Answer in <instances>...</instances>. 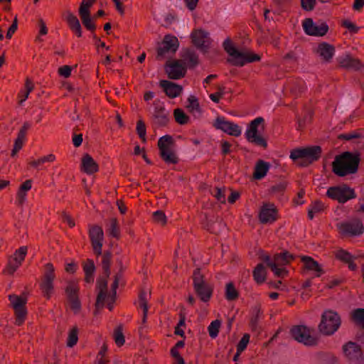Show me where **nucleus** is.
I'll return each mask as SVG.
<instances>
[{
    "label": "nucleus",
    "mask_w": 364,
    "mask_h": 364,
    "mask_svg": "<svg viewBox=\"0 0 364 364\" xmlns=\"http://www.w3.org/2000/svg\"><path fill=\"white\" fill-rule=\"evenodd\" d=\"M254 312L255 313V315L252 317L250 324L252 330H256L259 316L262 314L261 306L259 304H257L254 307Z\"/></svg>",
    "instance_id": "nucleus-53"
},
{
    "label": "nucleus",
    "mask_w": 364,
    "mask_h": 364,
    "mask_svg": "<svg viewBox=\"0 0 364 364\" xmlns=\"http://www.w3.org/2000/svg\"><path fill=\"white\" fill-rule=\"evenodd\" d=\"M181 62L189 69H193L199 64L198 55L193 49H183L181 53Z\"/></svg>",
    "instance_id": "nucleus-25"
},
{
    "label": "nucleus",
    "mask_w": 364,
    "mask_h": 364,
    "mask_svg": "<svg viewBox=\"0 0 364 364\" xmlns=\"http://www.w3.org/2000/svg\"><path fill=\"white\" fill-rule=\"evenodd\" d=\"M341 26L347 28L351 34H355L360 30V27L357 26L354 23H353L349 19H343L341 21Z\"/></svg>",
    "instance_id": "nucleus-51"
},
{
    "label": "nucleus",
    "mask_w": 364,
    "mask_h": 364,
    "mask_svg": "<svg viewBox=\"0 0 364 364\" xmlns=\"http://www.w3.org/2000/svg\"><path fill=\"white\" fill-rule=\"evenodd\" d=\"M117 263L119 267L118 272L114 276V281L112 284V292H113V296L117 295V289L119 287V282L122 279L124 272L125 270V267L123 264L122 260L121 259H117Z\"/></svg>",
    "instance_id": "nucleus-33"
},
{
    "label": "nucleus",
    "mask_w": 364,
    "mask_h": 364,
    "mask_svg": "<svg viewBox=\"0 0 364 364\" xmlns=\"http://www.w3.org/2000/svg\"><path fill=\"white\" fill-rule=\"evenodd\" d=\"M136 132L139 138L143 141H146V128L142 120H139L136 123Z\"/></svg>",
    "instance_id": "nucleus-57"
},
{
    "label": "nucleus",
    "mask_w": 364,
    "mask_h": 364,
    "mask_svg": "<svg viewBox=\"0 0 364 364\" xmlns=\"http://www.w3.org/2000/svg\"><path fill=\"white\" fill-rule=\"evenodd\" d=\"M322 149L320 146H309L294 149L290 152V159L297 162L301 167H306L317 161L321 156Z\"/></svg>",
    "instance_id": "nucleus-2"
},
{
    "label": "nucleus",
    "mask_w": 364,
    "mask_h": 364,
    "mask_svg": "<svg viewBox=\"0 0 364 364\" xmlns=\"http://www.w3.org/2000/svg\"><path fill=\"white\" fill-rule=\"evenodd\" d=\"M158 148L160 157L168 164H176L178 163V158L173 151L175 141L172 136L164 135L158 140Z\"/></svg>",
    "instance_id": "nucleus-6"
},
{
    "label": "nucleus",
    "mask_w": 364,
    "mask_h": 364,
    "mask_svg": "<svg viewBox=\"0 0 364 364\" xmlns=\"http://www.w3.org/2000/svg\"><path fill=\"white\" fill-rule=\"evenodd\" d=\"M78 328L77 326H74L69 332L68 340H67V346L72 348L78 341Z\"/></svg>",
    "instance_id": "nucleus-46"
},
{
    "label": "nucleus",
    "mask_w": 364,
    "mask_h": 364,
    "mask_svg": "<svg viewBox=\"0 0 364 364\" xmlns=\"http://www.w3.org/2000/svg\"><path fill=\"white\" fill-rule=\"evenodd\" d=\"M230 124V122L225 120V117H218L215 120L213 126L217 129H220L223 132L228 133V131L229 129L228 127Z\"/></svg>",
    "instance_id": "nucleus-45"
},
{
    "label": "nucleus",
    "mask_w": 364,
    "mask_h": 364,
    "mask_svg": "<svg viewBox=\"0 0 364 364\" xmlns=\"http://www.w3.org/2000/svg\"><path fill=\"white\" fill-rule=\"evenodd\" d=\"M98 170L97 163L89 154H85L81 159V171L87 174H93L97 172Z\"/></svg>",
    "instance_id": "nucleus-28"
},
{
    "label": "nucleus",
    "mask_w": 364,
    "mask_h": 364,
    "mask_svg": "<svg viewBox=\"0 0 364 364\" xmlns=\"http://www.w3.org/2000/svg\"><path fill=\"white\" fill-rule=\"evenodd\" d=\"M165 71L169 79L178 80L185 76L186 68L178 60L172 63L167 61L165 65Z\"/></svg>",
    "instance_id": "nucleus-22"
},
{
    "label": "nucleus",
    "mask_w": 364,
    "mask_h": 364,
    "mask_svg": "<svg viewBox=\"0 0 364 364\" xmlns=\"http://www.w3.org/2000/svg\"><path fill=\"white\" fill-rule=\"evenodd\" d=\"M255 281L258 284L264 283L266 280L267 272L262 264H258L252 272Z\"/></svg>",
    "instance_id": "nucleus-34"
},
{
    "label": "nucleus",
    "mask_w": 364,
    "mask_h": 364,
    "mask_svg": "<svg viewBox=\"0 0 364 364\" xmlns=\"http://www.w3.org/2000/svg\"><path fill=\"white\" fill-rule=\"evenodd\" d=\"M173 117L175 121L181 125L186 124L190 121V117L184 112L182 109L180 108L174 109Z\"/></svg>",
    "instance_id": "nucleus-41"
},
{
    "label": "nucleus",
    "mask_w": 364,
    "mask_h": 364,
    "mask_svg": "<svg viewBox=\"0 0 364 364\" xmlns=\"http://www.w3.org/2000/svg\"><path fill=\"white\" fill-rule=\"evenodd\" d=\"M363 136L361 133L358 132H352L346 134H341L338 136V139L340 140L351 141L353 139H360Z\"/></svg>",
    "instance_id": "nucleus-54"
},
{
    "label": "nucleus",
    "mask_w": 364,
    "mask_h": 364,
    "mask_svg": "<svg viewBox=\"0 0 364 364\" xmlns=\"http://www.w3.org/2000/svg\"><path fill=\"white\" fill-rule=\"evenodd\" d=\"M250 336L248 333H245L243 335V336L242 337V338L237 345V350H238V352H242L246 349L247 346L250 341Z\"/></svg>",
    "instance_id": "nucleus-61"
},
{
    "label": "nucleus",
    "mask_w": 364,
    "mask_h": 364,
    "mask_svg": "<svg viewBox=\"0 0 364 364\" xmlns=\"http://www.w3.org/2000/svg\"><path fill=\"white\" fill-rule=\"evenodd\" d=\"M188 105L186 106L190 112H197L199 114L201 113V109L198 100L194 95H190L188 98Z\"/></svg>",
    "instance_id": "nucleus-43"
},
{
    "label": "nucleus",
    "mask_w": 364,
    "mask_h": 364,
    "mask_svg": "<svg viewBox=\"0 0 364 364\" xmlns=\"http://www.w3.org/2000/svg\"><path fill=\"white\" fill-rule=\"evenodd\" d=\"M192 278L193 289L197 296L203 302L209 301L213 295V287L205 281V277L201 274L200 268L194 270Z\"/></svg>",
    "instance_id": "nucleus-5"
},
{
    "label": "nucleus",
    "mask_w": 364,
    "mask_h": 364,
    "mask_svg": "<svg viewBox=\"0 0 364 364\" xmlns=\"http://www.w3.org/2000/svg\"><path fill=\"white\" fill-rule=\"evenodd\" d=\"M301 7L305 11H311L315 9L316 0H300Z\"/></svg>",
    "instance_id": "nucleus-59"
},
{
    "label": "nucleus",
    "mask_w": 364,
    "mask_h": 364,
    "mask_svg": "<svg viewBox=\"0 0 364 364\" xmlns=\"http://www.w3.org/2000/svg\"><path fill=\"white\" fill-rule=\"evenodd\" d=\"M301 260L304 263V269L309 271L315 272L316 277H318L324 273V270L322 269L319 263L314 260L311 257L302 256Z\"/></svg>",
    "instance_id": "nucleus-29"
},
{
    "label": "nucleus",
    "mask_w": 364,
    "mask_h": 364,
    "mask_svg": "<svg viewBox=\"0 0 364 364\" xmlns=\"http://www.w3.org/2000/svg\"><path fill=\"white\" fill-rule=\"evenodd\" d=\"M318 360L319 364H339L337 358L331 353H321Z\"/></svg>",
    "instance_id": "nucleus-42"
},
{
    "label": "nucleus",
    "mask_w": 364,
    "mask_h": 364,
    "mask_svg": "<svg viewBox=\"0 0 364 364\" xmlns=\"http://www.w3.org/2000/svg\"><path fill=\"white\" fill-rule=\"evenodd\" d=\"M72 67L70 65H63L58 68V74L64 77H68L71 75Z\"/></svg>",
    "instance_id": "nucleus-64"
},
{
    "label": "nucleus",
    "mask_w": 364,
    "mask_h": 364,
    "mask_svg": "<svg viewBox=\"0 0 364 364\" xmlns=\"http://www.w3.org/2000/svg\"><path fill=\"white\" fill-rule=\"evenodd\" d=\"M27 250L28 248L26 246H22L15 251L12 257L18 259L19 262L22 263L27 254Z\"/></svg>",
    "instance_id": "nucleus-58"
},
{
    "label": "nucleus",
    "mask_w": 364,
    "mask_h": 364,
    "mask_svg": "<svg viewBox=\"0 0 364 364\" xmlns=\"http://www.w3.org/2000/svg\"><path fill=\"white\" fill-rule=\"evenodd\" d=\"M152 217L155 223H157L161 225H166L167 218L164 211L157 210L153 213Z\"/></svg>",
    "instance_id": "nucleus-56"
},
{
    "label": "nucleus",
    "mask_w": 364,
    "mask_h": 364,
    "mask_svg": "<svg viewBox=\"0 0 364 364\" xmlns=\"http://www.w3.org/2000/svg\"><path fill=\"white\" fill-rule=\"evenodd\" d=\"M220 325H221V322L220 320H218V319L215 320L210 323L208 329L209 336L211 338H214L218 336V334L219 333V329H220Z\"/></svg>",
    "instance_id": "nucleus-49"
},
{
    "label": "nucleus",
    "mask_w": 364,
    "mask_h": 364,
    "mask_svg": "<svg viewBox=\"0 0 364 364\" xmlns=\"http://www.w3.org/2000/svg\"><path fill=\"white\" fill-rule=\"evenodd\" d=\"M326 196L339 203H344L356 198L355 190L346 184L329 187L326 191Z\"/></svg>",
    "instance_id": "nucleus-9"
},
{
    "label": "nucleus",
    "mask_w": 364,
    "mask_h": 364,
    "mask_svg": "<svg viewBox=\"0 0 364 364\" xmlns=\"http://www.w3.org/2000/svg\"><path fill=\"white\" fill-rule=\"evenodd\" d=\"M113 338L116 345L119 347L122 346L125 343V337L123 333V325L119 324L114 329Z\"/></svg>",
    "instance_id": "nucleus-40"
},
{
    "label": "nucleus",
    "mask_w": 364,
    "mask_h": 364,
    "mask_svg": "<svg viewBox=\"0 0 364 364\" xmlns=\"http://www.w3.org/2000/svg\"><path fill=\"white\" fill-rule=\"evenodd\" d=\"M295 258L294 255L285 251L280 254H276L274 256V261L279 265H286Z\"/></svg>",
    "instance_id": "nucleus-36"
},
{
    "label": "nucleus",
    "mask_w": 364,
    "mask_h": 364,
    "mask_svg": "<svg viewBox=\"0 0 364 364\" xmlns=\"http://www.w3.org/2000/svg\"><path fill=\"white\" fill-rule=\"evenodd\" d=\"M109 233L111 236L116 239H119L120 237L119 226L118 220L116 218L110 219V227L109 228Z\"/></svg>",
    "instance_id": "nucleus-44"
},
{
    "label": "nucleus",
    "mask_w": 364,
    "mask_h": 364,
    "mask_svg": "<svg viewBox=\"0 0 364 364\" xmlns=\"http://www.w3.org/2000/svg\"><path fill=\"white\" fill-rule=\"evenodd\" d=\"M9 299L15 312V324L18 326H21L23 323L27 315V311L26 308V299L20 296L11 294L9 296Z\"/></svg>",
    "instance_id": "nucleus-13"
},
{
    "label": "nucleus",
    "mask_w": 364,
    "mask_h": 364,
    "mask_svg": "<svg viewBox=\"0 0 364 364\" xmlns=\"http://www.w3.org/2000/svg\"><path fill=\"white\" fill-rule=\"evenodd\" d=\"M287 186V182L282 181L272 186L269 189V192L273 194H282L285 191Z\"/></svg>",
    "instance_id": "nucleus-55"
},
{
    "label": "nucleus",
    "mask_w": 364,
    "mask_h": 364,
    "mask_svg": "<svg viewBox=\"0 0 364 364\" xmlns=\"http://www.w3.org/2000/svg\"><path fill=\"white\" fill-rule=\"evenodd\" d=\"M139 302L140 307L143 309V318L142 322L145 323L146 321L147 314H148V299H147V294L144 289H141L139 294Z\"/></svg>",
    "instance_id": "nucleus-35"
},
{
    "label": "nucleus",
    "mask_w": 364,
    "mask_h": 364,
    "mask_svg": "<svg viewBox=\"0 0 364 364\" xmlns=\"http://www.w3.org/2000/svg\"><path fill=\"white\" fill-rule=\"evenodd\" d=\"M112 254L110 251H105L102 255L101 266L105 274V277L99 278L97 282V288L99 292L107 293V279L111 274L110 267L112 262Z\"/></svg>",
    "instance_id": "nucleus-12"
},
{
    "label": "nucleus",
    "mask_w": 364,
    "mask_h": 364,
    "mask_svg": "<svg viewBox=\"0 0 364 364\" xmlns=\"http://www.w3.org/2000/svg\"><path fill=\"white\" fill-rule=\"evenodd\" d=\"M261 223H272L277 219V209L273 203L264 204L259 214Z\"/></svg>",
    "instance_id": "nucleus-21"
},
{
    "label": "nucleus",
    "mask_w": 364,
    "mask_h": 364,
    "mask_svg": "<svg viewBox=\"0 0 364 364\" xmlns=\"http://www.w3.org/2000/svg\"><path fill=\"white\" fill-rule=\"evenodd\" d=\"M192 43L202 53L208 51L211 43L208 33L202 29L194 30L191 34Z\"/></svg>",
    "instance_id": "nucleus-18"
},
{
    "label": "nucleus",
    "mask_w": 364,
    "mask_h": 364,
    "mask_svg": "<svg viewBox=\"0 0 364 364\" xmlns=\"http://www.w3.org/2000/svg\"><path fill=\"white\" fill-rule=\"evenodd\" d=\"M334 256L336 259L347 264L350 270L356 271L358 269V266L354 260L357 259L359 256L353 255L343 249H339L334 252Z\"/></svg>",
    "instance_id": "nucleus-23"
},
{
    "label": "nucleus",
    "mask_w": 364,
    "mask_h": 364,
    "mask_svg": "<svg viewBox=\"0 0 364 364\" xmlns=\"http://www.w3.org/2000/svg\"><path fill=\"white\" fill-rule=\"evenodd\" d=\"M83 272L85 273V282L90 284L94 282V273L96 267L93 259L87 258L82 263Z\"/></svg>",
    "instance_id": "nucleus-30"
},
{
    "label": "nucleus",
    "mask_w": 364,
    "mask_h": 364,
    "mask_svg": "<svg viewBox=\"0 0 364 364\" xmlns=\"http://www.w3.org/2000/svg\"><path fill=\"white\" fill-rule=\"evenodd\" d=\"M79 287L77 282L74 280L68 282L65 291L70 305V309L75 311H79L81 309V303L79 299Z\"/></svg>",
    "instance_id": "nucleus-16"
},
{
    "label": "nucleus",
    "mask_w": 364,
    "mask_h": 364,
    "mask_svg": "<svg viewBox=\"0 0 364 364\" xmlns=\"http://www.w3.org/2000/svg\"><path fill=\"white\" fill-rule=\"evenodd\" d=\"M83 26L92 33L96 30V25L94 23L93 17H91V14H79Z\"/></svg>",
    "instance_id": "nucleus-38"
},
{
    "label": "nucleus",
    "mask_w": 364,
    "mask_h": 364,
    "mask_svg": "<svg viewBox=\"0 0 364 364\" xmlns=\"http://www.w3.org/2000/svg\"><path fill=\"white\" fill-rule=\"evenodd\" d=\"M343 350L347 359L354 364H364V355L360 345L349 341L343 346Z\"/></svg>",
    "instance_id": "nucleus-15"
},
{
    "label": "nucleus",
    "mask_w": 364,
    "mask_h": 364,
    "mask_svg": "<svg viewBox=\"0 0 364 364\" xmlns=\"http://www.w3.org/2000/svg\"><path fill=\"white\" fill-rule=\"evenodd\" d=\"M214 193L212 194L213 196L221 203H225V189L215 187Z\"/></svg>",
    "instance_id": "nucleus-60"
},
{
    "label": "nucleus",
    "mask_w": 364,
    "mask_h": 364,
    "mask_svg": "<svg viewBox=\"0 0 364 364\" xmlns=\"http://www.w3.org/2000/svg\"><path fill=\"white\" fill-rule=\"evenodd\" d=\"M225 296L228 301H235L238 299L239 292L232 282L226 284Z\"/></svg>",
    "instance_id": "nucleus-39"
},
{
    "label": "nucleus",
    "mask_w": 364,
    "mask_h": 364,
    "mask_svg": "<svg viewBox=\"0 0 364 364\" xmlns=\"http://www.w3.org/2000/svg\"><path fill=\"white\" fill-rule=\"evenodd\" d=\"M223 48L230 55L227 61L233 66L242 67L246 63L259 61L260 55L253 53H243L239 51L232 44L230 38H228L223 42Z\"/></svg>",
    "instance_id": "nucleus-3"
},
{
    "label": "nucleus",
    "mask_w": 364,
    "mask_h": 364,
    "mask_svg": "<svg viewBox=\"0 0 364 364\" xmlns=\"http://www.w3.org/2000/svg\"><path fill=\"white\" fill-rule=\"evenodd\" d=\"M154 110L153 113V122L158 127H166L169 122V112L159 103L154 102Z\"/></svg>",
    "instance_id": "nucleus-20"
},
{
    "label": "nucleus",
    "mask_w": 364,
    "mask_h": 364,
    "mask_svg": "<svg viewBox=\"0 0 364 364\" xmlns=\"http://www.w3.org/2000/svg\"><path fill=\"white\" fill-rule=\"evenodd\" d=\"M179 42L178 38L172 35L168 34L164 37L163 41L159 43L156 58L157 60H162L168 54H174L178 50Z\"/></svg>",
    "instance_id": "nucleus-10"
},
{
    "label": "nucleus",
    "mask_w": 364,
    "mask_h": 364,
    "mask_svg": "<svg viewBox=\"0 0 364 364\" xmlns=\"http://www.w3.org/2000/svg\"><path fill=\"white\" fill-rule=\"evenodd\" d=\"M304 32L309 36H323L328 31V26L326 22L316 25L311 18H306L302 23Z\"/></svg>",
    "instance_id": "nucleus-17"
},
{
    "label": "nucleus",
    "mask_w": 364,
    "mask_h": 364,
    "mask_svg": "<svg viewBox=\"0 0 364 364\" xmlns=\"http://www.w3.org/2000/svg\"><path fill=\"white\" fill-rule=\"evenodd\" d=\"M96 0H82L79 7V14H91L90 9Z\"/></svg>",
    "instance_id": "nucleus-48"
},
{
    "label": "nucleus",
    "mask_w": 364,
    "mask_h": 364,
    "mask_svg": "<svg viewBox=\"0 0 364 364\" xmlns=\"http://www.w3.org/2000/svg\"><path fill=\"white\" fill-rule=\"evenodd\" d=\"M228 127V134L234 136H239L241 134V129L237 124L230 122Z\"/></svg>",
    "instance_id": "nucleus-62"
},
{
    "label": "nucleus",
    "mask_w": 364,
    "mask_h": 364,
    "mask_svg": "<svg viewBox=\"0 0 364 364\" xmlns=\"http://www.w3.org/2000/svg\"><path fill=\"white\" fill-rule=\"evenodd\" d=\"M339 230L343 236H356L363 232L364 227L360 220L355 219L339 225Z\"/></svg>",
    "instance_id": "nucleus-19"
},
{
    "label": "nucleus",
    "mask_w": 364,
    "mask_h": 364,
    "mask_svg": "<svg viewBox=\"0 0 364 364\" xmlns=\"http://www.w3.org/2000/svg\"><path fill=\"white\" fill-rule=\"evenodd\" d=\"M270 167L269 162L259 159L257 161L253 173V178L256 180L263 178L267 173Z\"/></svg>",
    "instance_id": "nucleus-32"
},
{
    "label": "nucleus",
    "mask_w": 364,
    "mask_h": 364,
    "mask_svg": "<svg viewBox=\"0 0 364 364\" xmlns=\"http://www.w3.org/2000/svg\"><path fill=\"white\" fill-rule=\"evenodd\" d=\"M341 323V317L337 312L326 310L321 315L318 329L324 336H331L339 328Z\"/></svg>",
    "instance_id": "nucleus-4"
},
{
    "label": "nucleus",
    "mask_w": 364,
    "mask_h": 364,
    "mask_svg": "<svg viewBox=\"0 0 364 364\" xmlns=\"http://www.w3.org/2000/svg\"><path fill=\"white\" fill-rule=\"evenodd\" d=\"M159 85L163 88L166 95L170 98H175L179 96L183 91L181 85L166 80H161Z\"/></svg>",
    "instance_id": "nucleus-27"
},
{
    "label": "nucleus",
    "mask_w": 364,
    "mask_h": 364,
    "mask_svg": "<svg viewBox=\"0 0 364 364\" xmlns=\"http://www.w3.org/2000/svg\"><path fill=\"white\" fill-rule=\"evenodd\" d=\"M310 208L314 213H318L324 210L325 206L321 201L316 200L311 204Z\"/></svg>",
    "instance_id": "nucleus-63"
},
{
    "label": "nucleus",
    "mask_w": 364,
    "mask_h": 364,
    "mask_svg": "<svg viewBox=\"0 0 364 364\" xmlns=\"http://www.w3.org/2000/svg\"><path fill=\"white\" fill-rule=\"evenodd\" d=\"M338 63L340 67L346 69H351L357 71L364 68V65L361 61L358 58H353L350 54H346L344 56L340 57L338 59Z\"/></svg>",
    "instance_id": "nucleus-26"
},
{
    "label": "nucleus",
    "mask_w": 364,
    "mask_h": 364,
    "mask_svg": "<svg viewBox=\"0 0 364 364\" xmlns=\"http://www.w3.org/2000/svg\"><path fill=\"white\" fill-rule=\"evenodd\" d=\"M66 21L70 30L74 32L78 38H80L82 36V27L77 16L70 11H67Z\"/></svg>",
    "instance_id": "nucleus-31"
},
{
    "label": "nucleus",
    "mask_w": 364,
    "mask_h": 364,
    "mask_svg": "<svg viewBox=\"0 0 364 364\" xmlns=\"http://www.w3.org/2000/svg\"><path fill=\"white\" fill-rule=\"evenodd\" d=\"M314 331V329L306 326L298 325L291 328L290 333L296 341L307 346H316L318 345L319 339L317 336L312 335Z\"/></svg>",
    "instance_id": "nucleus-7"
},
{
    "label": "nucleus",
    "mask_w": 364,
    "mask_h": 364,
    "mask_svg": "<svg viewBox=\"0 0 364 364\" xmlns=\"http://www.w3.org/2000/svg\"><path fill=\"white\" fill-rule=\"evenodd\" d=\"M264 122V119L261 117H257L252 120L250 123L248 129L245 132V136L249 142L263 148H267V143L266 139L261 134H258V126L263 124Z\"/></svg>",
    "instance_id": "nucleus-11"
},
{
    "label": "nucleus",
    "mask_w": 364,
    "mask_h": 364,
    "mask_svg": "<svg viewBox=\"0 0 364 364\" xmlns=\"http://www.w3.org/2000/svg\"><path fill=\"white\" fill-rule=\"evenodd\" d=\"M278 265L279 264L275 262L268 263V267L276 276L279 277H284V275L287 274V271L284 268H279Z\"/></svg>",
    "instance_id": "nucleus-52"
},
{
    "label": "nucleus",
    "mask_w": 364,
    "mask_h": 364,
    "mask_svg": "<svg viewBox=\"0 0 364 364\" xmlns=\"http://www.w3.org/2000/svg\"><path fill=\"white\" fill-rule=\"evenodd\" d=\"M107 296V294L98 292L97 296V299L95 302V310L94 311V314L97 315L99 314L100 311L103 308L105 298Z\"/></svg>",
    "instance_id": "nucleus-50"
},
{
    "label": "nucleus",
    "mask_w": 364,
    "mask_h": 364,
    "mask_svg": "<svg viewBox=\"0 0 364 364\" xmlns=\"http://www.w3.org/2000/svg\"><path fill=\"white\" fill-rule=\"evenodd\" d=\"M335 46L327 42L318 43L316 50V53L320 56L323 63H330L335 54Z\"/></svg>",
    "instance_id": "nucleus-24"
},
{
    "label": "nucleus",
    "mask_w": 364,
    "mask_h": 364,
    "mask_svg": "<svg viewBox=\"0 0 364 364\" xmlns=\"http://www.w3.org/2000/svg\"><path fill=\"white\" fill-rule=\"evenodd\" d=\"M55 279V268L52 263L44 265V272L39 284L43 296L50 299L54 292V280Z\"/></svg>",
    "instance_id": "nucleus-8"
},
{
    "label": "nucleus",
    "mask_w": 364,
    "mask_h": 364,
    "mask_svg": "<svg viewBox=\"0 0 364 364\" xmlns=\"http://www.w3.org/2000/svg\"><path fill=\"white\" fill-rule=\"evenodd\" d=\"M88 234L94 254L97 257L102 256V249L104 241V232L102 227L97 225H89Z\"/></svg>",
    "instance_id": "nucleus-14"
},
{
    "label": "nucleus",
    "mask_w": 364,
    "mask_h": 364,
    "mask_svg": "<svg viewBox=\"0 0 364 364\" xmlns=\"http://www.w3.org/2000/svg\"><path fill=\"white\" fill-rule=\"evenodd\" d=\"M351 320L358 326L364 329V309L358 308L351 313Z\"/></svg>",
    "instance_id": "nucleus-37"
},
{
    "label": "nucleus",
    "mask_w": 364,
    "mask_h": 364,
    "mask_svg": "<svg viewBox=\"0 0 364 364\" xmlns=\"http://www.w3.org/2000/svg\"><path fill=\"white\" fill-rule=\"evenodd\" d=\"M360 161V154L358 152L345 151L336 156L332 162V171L339 177L355 173L358 170Z\"/></svg>",
    "instance_id": "nucleus-1"
},
{
    "label": "nucleus",
    "mask_w": 364,
    "mask_h": 364,
    "mask_svg": "<svg viewBox=\"0 0 364 364\" xmlns=\"http://www.w3.org/2000/svg\"><path fill=\"white\" fill-rule=\"evenodd\" d=\"M21 265V263L18 261L16 258L11 257L9 259V262L5 269L9 274H13L16 269Z\"/></svg>",
    "instance_id": "nucleus-47"
}]
</instances>
